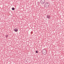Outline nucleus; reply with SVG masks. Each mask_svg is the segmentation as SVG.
Returning a JSON list of instances; mask_svg holds the SVG:
<instances>
[{
    "instance_id": "nucleus-7",
    "label": "nucleus",
    "mask_w": 64,
    "mask_h": 64,
    "mask_svg": "<svg viewBox=\"0 0 64 64\" xmlns=\"http://www.w3.org/2000/svg\"><path fill=\"white\" fill-rule=\"evenodd\" d=\"M12 10H15V8H12Z\"/></svg>"
},
{
    "instance_id": "nucleus-2",
    "label": "nucleus",
    "mask_w": 64,
    "mask_h": 64,
    "mask_svg": "<svg viewBox=\"0 0 64 64\" xmlns=\"http://www.w3.org/2000/svg\"><path fill=\"white\" fill-rule=\"evenodd\" d=\"M49 5H50L49 3L48 2H46L45 3L44 5V6L45 7H46V8H48V7H49Z\"/></svg>"
},
{
    "instance_id": "nucleus-3",
    "label": "nucleus",
    "mask_w": 64,
    "mask_h": 64,
    "mask_svg": "<svg viewBox=\"0 0 64 64\" xmlns=\"http://www.w3.org/2000/svg\"><path fill=\"white\" fill-rule=\"evenodd\" d=\"M40 3L42 4H44L45 3V0H41Z\"/></svg>"
},
{
    "instance_id": "nucleus-5",
    "label": "nucleus",
    "mask_w": 64,
    "mask_h": 64,
    "mask_svg": "<svg viewBox=\"0 0 64 64\" xmlns=\"http://www.w3.org/2000/svg\"><path fill=\"white\" fill-rule=\"evenodd\" d=\"M14 31L15 32H17L18 31V29L17 28H15L14 29Z\"/></svg>"
},
{
    "instance_id": "nucleus-9",
    "label": "nucleus",
    "mask_w": 64,
    "mask_h": 64,
    "mask_svg": "<svg viewBox=\"0 0 64 64\" xmlns=\"http://www.w3.org/2000/svg\"><path fill=\"white\" fill-rule=\"evenodd\" d=\"M31 33H32H32H31Z\"/></svg>"
},
{
    "instance_id": "nucleus-4",
    "label": "nucleus",
    "mask_w": 64,
    "mask_h": 64,
    "mask_svg": "<svg viewBox=\"0 0 64 64\" xmlns=\"http://www.w3.org/2000/svg\"><path fill=\"white\" fill-rule=\"evenodd\" d=\"M51 18V16H50V15H48L46 16V18H48V19H50Z\"/></svg>"
},
{
    "instance_id": "nucleus-8",
    "label": "nucleus",
    "mask_w": 64,
    "mask_h": 64,
    "mask_svg": "<svg viewBox=\"0 0 64 64\" xmlns=\"http://www.w3.org/2000/svg\"><path fill=\"white\" fill-rule=\"evenodd\" d=\"M36 53H38V51H36Z\"/></svg>"
},
{
    "instance_id": "nucleus-1",
    "label": "nucleus",
    "mask_w": 64,
    "mask_h": 64,
    "mask_svg": "<svg viewBox=\"0 0 64 64\" xmlns=\"http://www.w3.org/2000/svg\"><path fill=\"white\" fill-rule=\"evenodd\" d=\"M42 54H44V55H46V53H47V51H46V50L44 49L42 50Z\"/></svg>"
},
{
    "instance_id": "nucleus-6",
    "label": "nucleus",
    "mask_w": 64,
    "mask_h": 64,
    "mask_svg": "<svg viewBox=\"0 0 64 64\" xmlns=\"http://www.w3.org/2000/svg\"><path fill=\"white\" fill-rule=\"evenodd\" d=\"M6 38H7V37L8 36V35H6L5 36Z\"/></svg>"
}]
</instances>
